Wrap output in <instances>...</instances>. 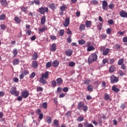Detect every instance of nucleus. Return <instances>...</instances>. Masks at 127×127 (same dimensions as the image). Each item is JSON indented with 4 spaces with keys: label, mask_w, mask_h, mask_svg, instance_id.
<instances>
[{
    "label": "nucleus",
    "mask_w": 127,
    "mask_h": 127,
    "mask_svg": "<svg viewBox=\"0 0 127 127\" xmlns=\"http://www.w3.org/2000/svg\"><path fill=\"white\" fill-rule=\"evenodd\" d=\"M115 59H109V64H112L115 63Z\"/></svg>",
    "instance_id": "de8ad7c7"
},
{
    "label": "nucleus",
    "mask_w": 127,
    "mask_h": 127,
    "mask_svg": "<svg viewBox=\"0 0 127 127\" xmlns=\"http://www.w3.org/2000/svg\"><path fill=\"white\" fill-rule=\"evenodd\" d=\"M50 50L53 52H55V51H56V44L54 43L51 45Z\"/></svg>",
    "instance_id": "4468645a"
},
{
    "label": "nucleus",
    "mask_w": 127,
    "mask_h": 127,
    "mask_svg": "<svg viewBox=\"0 0 127 127\" xmlns=\"http://www.w3.org/2000/svg\"><path fill=\"white\" fill-rule=\"evenodd\" d=\"M109 8H110V9H113V8H114V7H115V4H114L113 3H111L109 5Z\"/></svg>",
    "instance_id": "680f3d73"
},
{
    "label": "nucleus",
    "mask_w": 127,
    "mask_h": 127,
    "mask_svg": "<svg viewBox=\"0 0 127 127\" xmlns=\"http://www.w3.org/2000/svg\"><path fill=\"white\" fill-rule=\"evenodd\" d=\"M50 37L51 40H56V39H57V38H56V36L54 35L50 36Z\"/></svg>",
    "instance_id": "13d9d810"
},
{
    "label": "nucleus",
    "mask_w": 127,
    "mask_h": 127,
    "mask_svg": "<svg viewBox=\"0 0 127 127\" xmlns=\"http://www.w3.org/2000/svg\"><path fill=\"white\" fill-rule=\"evenodd\" d=\"M38 58V54L37 53L35 52L33 56H32V59L33 60H37V59Z\"/></svg>",
    "instance_id": "393cba45"
},
{
    "label": "nucleus",
    "mask_w": 127,
    "mask_h": 127,
    "mask_svg": "<svg viewBox=\"0 0 127 127\" xmlns=\"http://www.w3.org/2000/svg\"><path fill=\"white\" fill-rule=\"evenodd\" d=\"M52 87H56L57 86V82H56V80H53L52 82Z\"/></svg>",
    "instance_id": "a18cd8bd"
},
{
    "label": "nucleus",
    "mask_w": 127,
    "mask_h": 127,
    "mask_svg": "<svg viewBox=\"0 0 127 127\" xmlns=\"http://www.w3.org/2000/svg\"><path fill=\"white\" fill-rule=\"evenodd\" d=\"M5 14H2L0 15V20H4L5 19Z\"/></svg>",
    "instance_id": "4c0bfd02"
},
{
    "label": "nucleus",
    "mask_w": 127,
    "mask_h": 127,
    "mask_svg": "<svg viewBox=\"0 0 127 127\" xmlns=\"http://www.w3.org/2000/svg\"><path fill=\"white\" fill-rule=\"evenodd\" d=\"M59 62L57 60H55L53 62L52 65L54 67V68H56V67H58V66H59Z\"/></svg>",
    "instance_id": "2eb2a0df"
},
{
    "label": "nucleus",
    "mask_w": 127,
    "mask_h": 127,
    "mask_svg": "<svg viewBox=\"0 0 127 127\" xmlns=\"http://www.w3.org/2000/svg\"><path fill=\"white\" fill-rule=\"evenodd\" d=\"M79 44H80V45H83L86 43V41L85 40L81 39V40L78 41Z\"/></svg>",
    "instance_id": "ea45409f"
},
{
    "label": "nucleus",
    "mask_w": 127,
    "mask_h": 127,
    "mask_svg": "<svg viewBox=\"0 0 127 127\" xmlns=\"http://www.w3.org/2000/svg\"><path fill=\"white\" fill-rule=\"evenodd\" d=\"M108 23L110 24L111 25H113L114 24V20L110 19L108 21Z\"/></svg>",
    "instance_id": "0e129e2a"
},
{
    "label": "nucleus",
    "mask_w": 127,
    "mask_h": 127,
    "mask_svg": "<svg viewBox=\"0 0 127 127\" xmlns=\"http://www.w3.org/2000/svg\"><path fill=\"white\" fill-rule=\"evenodd\" d=\"M104 99L105 101H109L110 99V95L106 93L104 95Z\"/></svg>",
    "instance_id": "72a5a7b5"
},
{
    "label": "nucleus",
    "mask_w": 127,
    "mask_h": 127,
    "mask_svg": "<svg viewBox=\"0 0 127 127\" xmlns=\"http://www.w3.org/2000/svg\"><path fill=\"white\" fill-rule=\"evenodd\" d=\"M115 70H116V66H115V65H111L109 68L110 73H114Z\"/></svg>",
    "instance_id": "f3484780"
},
{
    "label": "nucleus",
    "mask_w": 127,
    "mask_h": 127,
    "mask_svg": "<svg viewBox=\"0 0 127 127\" xmlns=\"http://www.w3.org/2000/svg\"><path fill=\"white\" fill-rule=\"evenodd\" d=\"M60 9L61 12H60V15H63L64 14V11L67 10V6L65 4H63L60 6Z\"/></svg>",
    "instance_id": "423d86ee"
},
{
    "label": "nucleus",
    "mask_w": 127,
    "mask_h": 127,
    "mask_svg": "<svg viewBox=\"0 0 127 127\" xmlns=\"http://www.w3.org/2000/svg\"><path fill=\"white\" fill-rule=\"evenodd\" d=\"M32 67H33L34 69H36L38 67V64H37V62L33 61L32 63Z\"/></svg>",
    "instance_id": "b1692460"
},
{
    "label": "nucleus",
    "mask_w": 127,
    "mask_h": 127,
    "mask_svg": "<svg viewBox=\"0 0 127 127\" xmlns=\"http://www.w3.org/2000/svg\"><path fill=\"white\" fill-rule=\"evenodd\" d=\"M20 18L21 17L15 16L14 19V22L18 24L20 23L21 22V19Z\"/></svg>",
    "instance_id": "ddd939ff"
},
{
    "label": "nucleus",
    "mask_w": 127,
    "mask_h": 127,
    "mask_svg": "<svg viewBox=\"0 0 127 127\" xmlns=\"http://www.w3.org/2000/svg\"><path fill=\"white\" fill-rule=\"evenodd\" d=\"M97 27H98L99 30L101 31V30H102V28H103V24H102L101 23H99L97 25Z\"/></svg>",
    "instance_id": "37998d69"
},
{
    "label": "nucleus",
    "mask_w": 127,
    "mask_h": 127,
    "mask_svg": "<svg viewBox=\"0 0 127 127\" xmlns=\"http://www.w3.org/2000/svg\"><path fill=\"white\" fill-rule=\"evenodd\" d=\"M102 8L104 10H107L108 9V1L106 0H103L102 1Z\"/></svg>",
    "instance_id": "6e6552de"
},
{
    "label": "nucleus",
    "mask_w": 127,
    "mask_h": 127,
    "mask_svg": "<svg viewBox=\"0 0 127 127\" xmlns=\"http://www.w3.org/2000/svg\"><path fill=\"white\" fill-rule=\"evenodd\" d=\"M110 81L111 84H114V83H118L119 82V77L112 75L110 76Z\"/></svg>",
    "instance_id": "39448f33"
},
{
    "label": "nucleus",
    "mask_w": 127,
    "mask_h": 127,
    "mask_svg": "<svg viewBox=\"0 0 127 127\" xmlns=\"http://www.w3.org/2000/svg\"><path fill=\"white\" fill-rule=\"evenodd\" d=\"M37 92H40V91H43V88L41 87H38L36 88Z\"/></svg>",
    "instance_id": "3c124183"
},
{
    "label": "nucleus",
    "mask_w": 127,
    "mask_h": 127,
    "mask_svg": "<svg viewBox=\"0 0 127 127\" xmlns=\"http://www.w3.org/2000/svg\"><path fill=\"white\" fill-rule=\"evenodd\" d=\"M100 37L102 39H106V38L108 37V35H107L106 34H102L100 35Z\"/></svg>",
    "instance_id": "a19ab883"
},
{
    "label": "nucleus",
    "mask_w": 127,
    "mask_h": 127,
    "mask_svg": "<svg viewBox=\"0 0 127 127\" xmlns=\"http://www.w3.org/2000/svg\"><path fill=\"white\" fill-rule=\"evenodd\" d=\"M65 54L68 57H70L73 54V51L71 49H68L65 51Z\"/></svg>",
    "instance_id": "9b49d317"
},
{
    "label": "nucleus",
    "mask_w": 127,
    "mask_h": 127,
    "mask_svg": "<svg viewBox=\"0 0 127 127\" xmlns=\"http://www.w3.org/2000/svg\"><path fill=\"white\" fill-rule=\"evenodd\" d=\"M69 24H70V18L67 17L65 19L64 22L63 23V25L64 27H67Z\"/></svg>",
    "instance_id": "0eeeda50"
},
{
    "label": "nucleus",
    "mask_w": 127,
    "mask_h": 127,
    "mask_svg": "<svg viewBox=\"0 0 127 127\" xmlns=\"http://www.w3.org/2000/svg\"><path fill=\"white\" fill-rule=\"evenodd\" d=\"M34 2L37 5H39V4H40V1L39 0H34Z\"/></svg>",
    "instance_id": "603ef678"
},
{
    "label": "nucleus",
    "mask_w": 127,
    "mask_h": 127,
    "mask_svg": "<svg viewBox=\"0 0 127 127\" xmlns=\"http://www.w3.org/2000/svg\"><path fill=\"white\" fill-rule=\"evenodd\" d=\"M49 78V71H47L44 73H42V76L40 78L39 82L42 84H46V79Z\"/></svg>",
    "instance_id": "f257e3e1"
},
{
    "label": "nucleus",
    "mask_w": 127,
    "mask_h": 127,
    "mask_svg": "<svg viewBox=\"0 0 127 127\" xmlns=\"http://www.w3.org/2000/svg\"><path fill=\"white\" fill-rule=\"evenodd\" d=\"M87 89L88 92H91L94 89V86H93L91 84H89L87 86Z\"/></svg>",
    "instance_id": "a878e982"
},
{
    "label": "nucleus",
    "mask_w": 127,
    "mask_h": 127,
    "mask_svg": "<svg viewBox=\"0 0 127 127\" xmlns=\"http://www.w3.org/2000/svg\"><path fill=\"white\" fill-rule=\"evenodd\" d=\"M84 105H85L84 104V103L80 102L78 103V104L77 105V109L79 111H82V109H83V107H84Z\"/></svg>",
    "instance_id": "dca6fc26"
},
{
    "label": "nucleus",
    "mask_w": 127,
    "mask_h": 127,
    "mask_svg": "<svg viewBox=\"0 0 127 127\" xmlns=\"http://www.w3.org/2000/svg\"><path fill=\"white\" fill-rule=\"evenodd\" d=\"M77 121L79 123H80V122H83V121H84V117L80 116L77 119Z\"/></svg>",
    "instance_id": "58836bf2"
},
{
    "label": "nucleus",
    "mask_w": 127,
    "mask_h": 127,
    "mask_svg": "<svg viewBox=\"0 0 127 127\" xmlns=\"http://www.w3.org/2000/svg\"><path fill=\"white\" fill-rule=\"evenodd\" d=\"M81 111H83L85 112H87L88 111V106L84 105Z\"/></svg>",
    "instance_id": "79ce46f5"
},
{
    "label": "nucleus",
    "mask_w": 127,
    "mask_h": 127,
    "mask_svg": "<svg viewBox=\"0 0 127 127\" xmlns=\"http://www.w3.org/2000/svg\"><path fill=\"white\" fill-rule=\"evenodd\" d=\"M67 42L68 43H71V42H72V40L71 39V36H70L67 39Z\"/></svg>",
    "instance_id": "338daca9"
},
{
    "label": "nucleus",
    "mask_w": 127,
    "mask_h": 127,
    "mask_svg": "<svg viewBox=\"0 0 127 127\" xmlns=\"http://www.w3.org/2000/svg\"><path fill=\"white\" fill-rule=\"evenodd\" d=\"M19 62H20V61L19 59H15L13 61L12 64L14 66H15V65H18L19 64Z\"/></svg>",
    "instance_id": "a211bd4d"
},
{
    "label": "nucleus",
    "mask_w": 127,
    "mask_h": 127,
    "mask_svg": "<svg viewBox=\"0 0 127 127\" xmlns=\"http://www.w3.org/2000/svg\"><path fill=\"white\" fill-rule=\"evenodd\" d=\"M22 73L25 75V76H26V75H28L29 74V71L28 70H24Z\"/></svg>",
    "instance_id": "09e8293b"
},
{
    "label": "nucleus",
    "mask_w": 127,
    "mask_h": 127,
    "mask_svg": "<svg viewBox=\"0 0 127 127\" xmlns=\"http://www.w3.org/2000/svg\"><path fill=\"white\" fill-rule=\"evenodd\" d=\"M47 123H48V124L50 125V124H51V122H52V119L50 116H47Z\"/></svg>",
    "instance_id": "473e14b6"
},
{
    "label": "nucleus",
    "mask_w": 127,
    "mask_h": 127,
    "mask_svg": "<svg viewBox=\"0 0 127 127\" xmlns=\"http://www.w3.org/2000/svg\"><path fill=\"white\" fill-rule=\"evenodd\" d=\"M119 15L121 16V17H127V12L126 11L122 10L119 12Z\"/></svg>",
    "instance_id": "9d476101"
},
{
    "label": "nucleus",
    "mask_w": 127,
    "mask_h": 127,
    "mask_svg": "<svg viewBox=\"0 0 127 127\" xmlns=\"http://www.w3.org/2000/svg\"><path fill=\"white\" fill-rule=\"evenodd\" d=\"M13 57H15L17 54H18V50L17 49H14L13 50Z\"/></svg>",
    "instance_id": "7c9ffc66"
},
{
    "label": "nucleus",
    "mask_w": 127,
    "mask_h": 127,
    "mask_svg": "<svg viewBox=\"0 0 127 127\" xmlns=\"http://www.w3.org/2000/svg\"><path fill=\"white\" fill-rule=\"evenodd\" d=\"M0 4L1 5H2V6H4L5 7L6 6H7L8 5L7 1H6V0H1L0 1Z\"/></svg>",
    "instance_id": "412c9836"
},
{
    "label": "nucleus",
    "mask_w": 127,
    "mask_h": 127,
    "mask_svg": "<svg viewBox=\"0 0 127 127\" xmlns=\"http://www.w3.org/2000/svg\"><path fill=\"white\" fill-rule=\"evenodd\" d=\"M75 64H76L75 63H74L73 62H71L69 63L68 66H69V67H74V66H75Z\"/></svg>",
    "instance_id": "49530a36"
},
{
    "label": "nucleus",
    "mask_w": 127,
    "mask_h": 127,
    "mask_svg": "<svg viewBox=\"0 0 127 127\" xmlns=\"http://www.w3.org/2000/svg\"><path fill=\"white\" fill-rule=\"evenodd\" d=\"M26 34L27 35H28V36L31 35V30H27L26 32Z\"/></svg>",
    "instance_id": "864d4df0"
},
{
    "label": "nucleus",
    "mask_w": 127,
    "mask_h": 127,
    "mask_svg": "<svg viewBox=\"0 0 127 127\" xmlns=\"http://www.w3.org/2000/svg\"><path fill=\"white\" fill-rule=\"evenodd\" d=\"M115 49H117V50H119V49H121V45L118 44H116L115 45Z\"/></svg>",
    "instance_id": "8fccbe9b"
},
{
    "label": "nucleus",
    "mask_w": 127,
    "mask_h": 127,
    "mask_svg": "<svg viewBox=\"0 0 127 127\" xmlns=\"http://www.w3.org/2000/svg\"><path fill=\"white\" fill-rule=\"evenodd\" d=\"M109 53H110V49L107 48L105 50V51L103 52L102 54L104 56H107V55H108Z\"/></svg>",
    "instance_id": "4be33fe9"
},
{
    "label": "nucleus",
    "mask_w": 127,
    "mask_h": 127,
    "mask_svg": "<svg viewBox=\"0 0 127 127\" xmlns=\"http://www.w3.org/2000/svg\"><path fill=\"white\" fill-rule=\"evenodd\" d=\"M53 124H54V125H55V126H56V127H59V122L58 121V120H55L54 121Z\"/></svg>",
    "instance_id": "c9c22d12"
},
{
    "label": "nucleus",
    "mask_w": 127,
    "mask_h": 127,
    "mask_svg": "<svg viewBox=\"0 0 127 127\" xmlns=\"http://www.w3.org/2000/svg\"><path fill=\"white\" fill-rule=\"evenodd\" d=\"M85 28H86V26L84 24H81L79 26V30H85Z\"/></svg>",
    "instance_id": "f704fd0d"
},
{
    "label": "nucleus",
    "mask_w": 127,
    "mask_h": 127,
    "mask_svg": "<svg viewBox=\"0 0 127 127\" xmlns=\"http://www.w3.org/2000/svg\"><path fill=\"white\" fill-rule=\"evenodd\" d=\"M65 32V31H64V30L62 29L60 30V36H63V35H64V33Z\"/></svg>",
    "instance_id": "c03bdc74"
},
{
    "label": "nucleus",
    "mask_w": 127,
    "mask_h": 127,
    "mask_svg": "<svg viewBox=\"0 0 127 127\" xmlns=\"http://www.w3.org/2000/svg\"><path fill=\"white\" fill-rule=\"evenodd\" d=\"M119 74H120V76H123L125 74L124 73V72H123V70H120L119 71Z\"/></svg>",
    "instance_id": "69168bd1"
},
{
    "label": "nucleus",
    "mask_w": 127,
    "mask_h": 127,
    "mask_svg": "<svg viewBox=\"0 0 127 127\" xmlns=\"http://www.w3.org/2000/svg\"><path fill=\"white\" fill-rule=\"evenodd\" d=\"M98 60V56H97V54L93 53L91 54L88 60V63L89 64H91L93 63V62H95V61H97Z\"/></svg>",
    "instance_id": "f03ea898"
},
{
    "label": "nucleus",
    "mask_w": 127,
    "mask_h": 127,
    "mask_svg": "<svg viewBox=\"0 0 127 127\" xmlns=\"http://www.w3.org/2000/svg\"><path fill=\"white\" fill-rule=\"evenodd\" d=\"M0 29L1 30H5V25L4 24H1L0 25Z\"/></svg>",
    "instance_id": "5fc2aeb1"
},
{
    "label": "nucleus",
    "mask_w": 127,
    "mask_h": 127,
    "mask_svg": "<svg viewBox=\"0 0 127 127\" xmlns=\"http://www.w3.org/2000/svg\"><path fill=\"white\" fill-rule=\"evenodd\" d=\"M20 8L22 11H23L24 12H26V10H27L28 7H27V6H21L20 7Z\"/></svg>",
    "instance_id": "bb28decb"
},
{
    "label": "nucleus",
    "mask_w": 127,
    "mask_h": 127,
    "mask_svg": "<svg viewBox=\"0 0 127 127\" xmlns=\"http://www.w3.org/2000/svg\"><path fill=\"white\" fill-rule=\"evenodd\" d=\"M93 50H95V47L93 46H89L88 47L87 49V51L90 52V51H93Z\"/></svg>",
    "instance_id": "2f4dec72"
},
{
    "label": "nucleus",
    "mask_w": 127,
    "mask_h": 127,
    "mask_svg": "<svg viewBox=\"0 0 127 127\" xmlns=\"http://www.w3.org/2000/svg\"><path fill=\"white\" fill-rule=\"evenodd\" d=\"M112 90L115 92V93H119L120 92V89L117 88V85H114L112 88Z\"/></svg>",
    "instance_id": "5701e85b"
},
{
    "label": "nucleus",
    "mask_w": 127,
    "mask_h": 127,
    "mask_svg": "<svg viewBox=\"0 0 127 127\" xmlns=\"http://www.w3.org/2000/svg\"><path fill=\"white\" fill-rule=\"evenodd\" d=\"M85 25L86 27H91L92 25V21H86L85 22Z\"/></svg>",
    "instance_id": "c756f323"
},
{
    "label": "nucleus",
    "mask_w": 127,
    "mask_h": 127,
    "mask_svg": "<svg viewBox=\"0 0 127 127\" xmlns=\"http://www.w3.org/2000/svg\"><path fill=\"white\" fill-rule=\"evenodd\" d=\"M46 21V17L45 16H43L42 17L41 19V24L43 25L45 23V22Z\"/></svg>",
    "instance_id": "cd10ccee"
},
{
    "label": "nucleus",
    "mask_w": 127,
    "mask_h": 127,
    "mask_svg": "<svg viewBox=\"0 0 127 127\" xmlns=\"http://www.w3.org/2000/svg\"><path fill=\"white\" fill-rule=\"evenodd\" d=\"M42 107L44 109H47V103L44 102L43 103Z\"/></svg>",
    "instance_id": "bf43d9fd"
},
{
    "label": "nucleus",
    "mask_w": 127,
    "mask_h": 127,
    "mask_svg": "<svg viewBox=\"0 0 127 127\" xmlns=\"http://www.w3.org/2000/svg\"><path fill=\"white\" fill-rule=\"evenodd\" d=\"M56 81L57 84L59 85V86H60V85H62V84H63V79H62L61 78H58Z\"/></svg>",
    "instance_id": "6ab92c4d"
},
{
    "label": "nucleus",
    "mask_w": 127,
    "mask_h": 127,
    "mask_svg": "<svg viewBox=\"0 0 127 127\" xmlns=\"http://www.w3.org/2000/svg\"><path fill=\"white\" fill-rule=\"evenodd\" d=\"M21 96L24 99H26L29 96V92L27 91H24L21 93Z\"/></svg>",
    "instance_id": "1a4fd4ad"
},
{
    "label": "nucleus",
    "mask_w": 127,
    "mask_h": 127,
    "mask_svg": "<svg viewBox=\"0 0 127 127\" xmlns=\"http://www.w3.org/2000/svg\"><path fill=\"white\" fill-rule=\"evenodd\" d=\"M49 11V9L47 7H43L42 6L39 8V12L41 13V14H45V12L48 13Z\"/></svg>",
    "instance_id": "20e7f679"
},
{
    "label": "nucleus",
    "mask_w": 127,
    "mask_h": 127,
    "mask_svg": "<svg viewBox=\"0 0 127 127\" xmlns=\"http://www.w3.org/2000/svg\"><path fill=\"white\" fill-rule=\"evenodd\" d=\"M102 62L103 64H106V63H109V60L107 59H103Z\"/></svg>",
    "instance_id": "e2e57ef3"
},
{
    "label": "nucleus",
    "mask_w": 127,
    "mask_h": 127,
    "mask_svg": "<svg viewBox=\"0 0 127 127\" xmlns=\"http://www.w3.org/2000/svg\"><path fill=\"white\" fill-rule=\"evenodd\" d=\"M84 127H94V126L92 124H89L88 122H85L84 124Z\"/></svg>",
    "instance_id": "c85d7f7f"
},
{
    "label": "nucleus",
    "mask_w": 127,
    "mask_h": 127,
    "mask_svg": "<svg viewBox=\"0 0 127 127\" xmlns=\"http://www.w3.org/2000/svg\"><path fill=\"white\" fill-rule=\"evenodd\" d=\"M112 31H111V29L110 28H108L107 30H106V33L107 34H111Z\"/></svg>",
    "instance_id": "774afa93"
},
{
    "label": "nucleus",
    "mask_w": 127,
    "mask_h": 127,
    "mask_svg": "<svg viewBox=\"0 0 127 127\" xmlns=\"http://www.w3.org/2000/svg\"><path fill=\"white\" fill-rule=\"evenodd\" d=\"M38 30H39V34H40V33H43V32H44V31H46V30H47V27L45 26L43 28H38Z\"/></svg>",
    "instance_id": "f8f14e48"
},
{
    "label": "nucleus",
    "mask_w": 127,
    "mask_h": 127,
    "mask_svg": "<svg viewBox=\"0 0 127 127\" xmlns=\"http://www.w3.org/2000/svg\"><path fill=\"white\" fill-rule=\"evenodd\" d=\"M91 3H92V4H98V0H93L91 1Z\"/></svg>",
    "instance_id": "052dcab7"
},
{
    "label": "nucleus",
    "mask_w": 127,
    "mask_h": 127,
    "mask_svg": "<svg viewBox=\"0 0 127 127\" xmlns=\"http://www.w3.org/2000/svg\"><path fill=\"white\" fill-rule=\"evenodd\" d=\"M51 65H52V64H51V62H48L46 64V67L47 68H50V67H51Z\"/></svg>",
    "instance_id": "6e6d98bb"
},
{
    "label": "nucleus",
    "mask_w": 127,
    "mask_h": 127,
    "mask_svg": "<svg viewBox=\"0 0 127 127\" xmlns=\"http://www.w3.org/2000/svg\"><path fill=\"white\" fill-rule=\"evenodd\" d=\"M35 75H36V74L34 72H32L30 76V78L31 79H33V78H34L35 77Z\"/></svg>",
    "instance_id": "4d7b16f0"
},
{
    "label": "nucleus",
    "mask_w": 127,
    "mask_h": 127,
    "mask_svg": "<svg viewBox=\"0 0 127 127\" xmlns=\"http://www.w3.org/2000/svg\"><path fill=\"white\" fill-rule=\"evenodd\" d=\"M119 65H123L124 64V59H121L119 60L118 62Z\"/></svg>",
    "instance_id": "e433bc0d"
},
{
    "label": "nucleus",
    "mask_w": 127,
    "mask_h": 127,
    "mask_svg": "<svg viewBox=\"0 0 127 127\" xmlns=\"http://www.w3.org/2000/svg\"><path fill=\"white\" fill-rule=\"evenodd\" d=\"M49 7L52 9V10H55V9H56V6L55 5V3H54L50 4Z\"/></svg>",
    "instance_id": "aec40b11"
},
{
    "label": "nucleus",
    "mask_w": 127,
    "mask_h": 127,
    "mask_svg": "<svg viewBox=\"0 0 127 127\" xmlns=\"http://www.w3.org/2000/svg\"><path fill=\"white\" fill-rule=\"evenodd\" d=\"M10 93L11 95L18 97L19 95V91L16 90V87L13 86L10 89Z\"/></svg>",
    "instance_id": "7ed1b4c3"
}]
</instances>
